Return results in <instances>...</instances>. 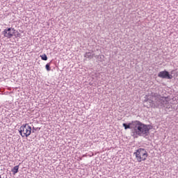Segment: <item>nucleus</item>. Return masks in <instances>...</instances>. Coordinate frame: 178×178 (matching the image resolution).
Returning <instances> with one entry per match:
<instances>
[{"instance_id": "obj_7", "label": "nucleus", "mask_w": 178, "mask_h": 178, "mask_svg": "<svg viewBox=\"0 0 178 178\" xmlns=\"http://www.w3.org/2000/svg\"><path fill=\"white\" fill-rule=\"evenodd\" d=\"M135 124H136V120L135 121H131V122L129 123H123L122 126L124 128V130H127L129 129H132V130H134L135 128Z\"/></svg>"}, {"instance_id": "obj_2", "label": "nucleus", "mask_w": 178, "mask_h": 178, "mask_svg": "<svg viewBox=\"0 0 178 178\" xmlns=\"http://www.w3.org/2000/svg\"><path fill=\"white\" fill-rule=\"evenodd\" d=\"M152 129V125L145 124L139 120H135V128L131 131V136L134 138L139 137H147L149 136V131Z\"/></svg>"}, {"instance_id": "obj_13", "label": "nucleus", "mask_w": 178, "mask_h": 178, "mask_svg": "<svg viewBox=\"0 0 178 178\" xmlns=\"http://www.w3.org/2000/svg\"><path fill=\"white\" fill-rule=\"evenodd\" d=\"M37 129H35V127H33L32 133H34V131H35Z\"/></svg>"}, {"instance_id": "obj_12", "label": "nucleus", "mask_w": 178, "mask_h": 178, "mask_svg": "<svg viewBox=\"0 0 178 178\" xmlns=\"http://www.w3.org/2000/svg\"><path fill=\"white\" fill-rule=\"evenodd\" d=\"M95 58H96V59H102V58H104V56H102V55H96V56H95Z\"/></svg>"}, {"instance_id": "obj_9", "label": "nucleus", "mask_w": 178, "mask_h": 178, "mask_svg": "<svg viewBox=\"0 0 178 178\" xmlns=\"http://www.w3.org/2000/svg\"><path fill=\"white\" fill-rule=\"evenodd\" d=\"M13 172V175H16V173H18L19 172V165H16L15 166L12 170Z\"/></svg>"}, {"instance_id": "obj_11", "label": "nucleus", "mask_w": 178, "mask_h": 178, "mask_svg": "<svg viewBox=\"0 0 178 178\" xmlns=\"http://www.w3.org/2000/svg\"><path fill=\"white\" fill-rule=\"evenodd\" d=\"M42 60H48V57L47 56V54H43L41 56Z\"/></svg>"}, {"instance_id": "obj_8", "label": "nucleus", "mask_w": 178, "mask_h": 178, "mask_svg": "<svg viewBox=\"0 0 178 178\" xmlns=\"http://www.w3.org/2000/svg\"><path fill=\"white\" fill-rule=\"evenodd\" d=\"M95 56V54L92 52H87L85 54V58L87 59H91Z\"/></svg>"}, {"instance_id": "obj_4", "label": "nucleus", "mask_w": 178, "mask_h": 178, "mask_svg": "<svg viewBox=\"0 0 178 178\" xmlns=\"http://www.w3.org/2000/svg\"><path fill=\"white\" fill-rule=\"evenodd\" d=\"M19 132L22 137H29L31 134V127L29 124H23L19 128Z\"/></svg>"}, {"instance_id": "obj_14", "label": "nucleus", "mask_w": 178, "mask_h": 178, "mask_svg": "<svg viewBox=\"0 0 178 178\" xmlns=\"http://www.w3.org/2000/svg\"><path fill=\"white\" fill-rule=\"evenodd\" d=\"M0 31H1V29H0Z\"/></svg>"}, {"instance_id": "obj_10", "label": "nucleus", "mask_w": 178, "mask_h": 178, "mask_svg": "<svg viewBox=\"0 0 178 178\" xmlns=\"http://www.w3.org/2000/svg\"><path fill=\"white\" fill-rule=\"evenodd\" d=\"M45 68H46V70H47V72L51 71V63H47L45 65Z\"/></svg>"}, {"instance_id": "obj_3", "label": "nucleus", "mask_w": 178, "mask_h": 178, "mask_svg": "<svg viewBox=\"0 0 178 178\" xmlns=\"http://www.w3.org/2000/svg\"><path fill=\"white\" fill-rule=\"evenodd\" d=\"M134 155H135L138 162L145 161L148 157V153L144 148L138 149L136 152L134 153Z\"/></svg>"}, {"instance_id": "obj_1", "label": "nucleus", "mask_w": 178, "mask_h": 178, "mask_svg": "<svg viewBox=\"0 0 178 178\" xmlns=\"http://www.w3.org/2000/svg\"><path fill=\"white\" fill-rule=\"evenodd\" d=\"M143 105L146 108H159V109L163 108L170 109L172 108V106L169 104L168 97H162L155 92H152L150 97L147 95L145 97Z\"/></svg>"}, {"instance_id": "obj_6", "label": "nucleus", "mask_w": 178, "mask_h": 178, "mask_svg": "<svg viewBox=\"0 0 178 178\" xmlns=\"http://www.w3.org/2000/svg\"><path fill=\"white\" fill-rule=\"evenodd\" d=\"M16 33V30L13 28H8V29H5L3 32L2 34L7 38H11V37H13V34Z\"/></svg>"}, {"instance_id": "obj_5", "label": "nucleus", "mask_w": 178, "mask_h": 178, "mask_svg": "<svg viewBox=\"0 0 178 178\" xmlns=\"http://www.w3.org/2000/svg\"><path fill=\"white\" fill-rule=\"evenodd\" d=\"M175 70L171 71L170 72H168L167 70L161 71L159 72L158 77L160 79H167L168 80H172L173 79V72Z\"/></svg>"}]
</instances>
